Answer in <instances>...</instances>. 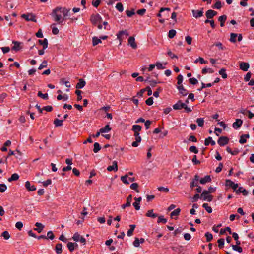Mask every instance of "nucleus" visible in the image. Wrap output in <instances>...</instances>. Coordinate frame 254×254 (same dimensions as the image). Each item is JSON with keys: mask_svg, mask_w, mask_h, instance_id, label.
<instances>
[{"mask_svg": "<svg viewBox=\"0 0 254 254\" xmlns=\"http://www.w3.org/2000/svg\"><path fill=\"white\" fill-rule=\"evenodd\" d=\"M62 8L56 7L53 10L51 15L54 18L55 21L58 22L59 24L62 23L64 19L63 18L62 20Z\"/></svg>", "mask_w": 254, "mask_h": 254, "instance_id": "nucleus-1", "label": "nucleus"}, {"mask_svg": "<svg viewBox=\"0 0 254 254\" xmlns=\"http://www.w3.org/2000/svg\"><path fill=\"white\" fill-rule=\"evenodd\" d=\"M213 195L209 194L208 193L207 190H204L201 194V198L203 199L204 200L207 201L208 202H211L213 200Z\"/></svg>", "mask_w": 254, "mask_h": 254, "instance_id": "nucleus-2", "label": "nucleus"}, {"mask_svg": "<svg viewBox=\"0 0 254 254\" xmlns=\"http://www.w3.org/2000/svg\"><path fill=\"white\" fill-rule=\"evenodd\" d=\"M90 20L93 24L96 25L98 23H100L101 22L102 18L98 14L96 15L93 14L91 15Z\"/></svg>", "mask_w": 254, "mask_h": 254, "instance_id": "nucleus-3", "label": "nucleus"}, {"mask_svg": "<svg viewBox=\"0 0 254 254\" xmlns=\"http://www.w3.org/2000/svg\"><path fill=\"white\" fill-rule=\"evenodd\" d=\"M229 139L226 136H221L218 139L217 142L221 146H224L229 143Z\"/></svg>", "mask_w": 254, "mask_h": 254, "instance_id": "nucleus-4", "label": "nucleus"}, {"mask_svg": "<svg viewBox=\"0 0 254 254\" xmlns=\"http://www.w3.org/2000/svg\"><path fill=\"white\" fill-rule=\"evenodd\" d=\"M21 17L23 18L25 20L27 21H33L34 22H36V19H35V16L31 14H22Z\"/></svg>", "mask_w": 254, "mask_h": 254, "instance_id": "nucleus-5", "label": "nucleus"}, {"mask_svg": "<svg viewBox=\"0 0 254 254\" xmlns=\"http://www.w3.org/2000/svg\"><path fill=\"white\" fill-rule=\"evenodd\" d=\"M217 14V12L213 10L209 9L206 12L205 15L207 19H212Z\"/></svg>", "mask_w": 254, "mask_h": 254, "instance_id": "nucleus-6", "label": "nucleus"}, {"mask_svg": "<svg viewBox=\"0 0 254 254\" xmlns=\"http://www.w3.org/2000/svg\"><path fill=\"white\" fill-rule=\"evenodd\" d=\"M12 44H14L13 46L11 48V50L15 51H19L22 48L20 46V45L22 44V43L16 41H13Z\"/></svg>", "mask_w": 254, "mask_h": 254, "instance_id": "nucleus-7", "label": "nucleus"}, {"mask_svg": "<svg viewBox=\"0 0 254 254\" xmlns=\"http://www.w3.org/2000/svg\"><path fill=\"white\" fill-rule=\"evenodd\" d=\"M128 44L129 45L132 49H135L137 48V44L135 42V38L134 37L130 36L128 39Z\"/></svg>", "mask_w": 254, "mask_h": 254, "instance_id": "nucleus-8", "label": "nucleus"}, {"mask_svg": "<svg viewBox=\"0 0 254 254\" xmlns=\"http://www.w3.org/2000/svg\"><path fill=\"white\" fill-rule=\"evenodd\" d=\"M107 169L108 171H110V172L112 171H114L115 172L117 171L118 170L117 161H114L113 162V165L109 166L107 167Z\"/></svg>", "mask_w": 254, "mask_h": 254, "instance_id": "nucleus-9", "label": "nucleus"}, {"mask_svg": "<svg viewBox=\"0 0 254 254\" xmlns=\"http://www.w3.org/2000/svg\"><path fill=\"white\" fill-rule=\"evenodd\" d=\"M25 187L28 191H33L36 190L34 185H31L29 181H26L25 184Z\"/></svg>", "mask_w": 254, "mask_h": 254, "instance_id": "nucleus-10", "label": "nucleus"}, {"mask_svg": "<svg viewBox=\"0 0 254 254\" xmlns=\"http://www.w3.org/2000/svg\"><path fill=\"white\" fill-rule=\"evenodd\" d=\"M226 185L231 187L235 191L236 190L238 187V184H235L230 180H226Z\"/></svg>", "mask_w": 254, "mask_h": 254, "instance_id": "nucleus-11", "label": "nucleus"}, {"mask_svg": "<svg viewBox=\"0 0 254 254\" xmlns=\"http://www.w3.org/2000/svg\"><path fill=\"white\" fill-rule=\"evenodd\" d=\"M131 201H132V195L131 194H130L127 196V202H126V204H124L122 205V208L123 209H125L126 207L130 206Z\"/></svg>", "mask_w": 254, "mask_h": 254, "instance_id": "nucleus-12", "label": "nucleus"}, {"mask_svg": "<svg viewBox=\"0 0 254 254\" xmlns=\"http://www.w3.org/2000/svg\"><path fill=\"white\" fill-rule=\"evenodd\" d=\"M177 88L179 91V93L182 94V96H186L188 94V91L184 88L183 85H181L177 87Z\"/></svg>", "mask_w": 254, "mask_h": 254, "instance_id": "nucleus-13", "label": "nucleus"}, {"mask_svg": "<svg viewBox=\"0 0 254 254\" xmlns=\"http://www.w3.org/2000/svg\"><path fill=\"white\" fill-rule=\"evenodd\" d=\"M193 16L196 18H199L203 16V11L202 10H192Z\"/></svg>", "mask_w": 254, "mask_h": 254, "instance_id": "nucleus-14", "label": "nucleus"}, {"mask_svg": "<svg viewBox=\"0 0 254 254\" xmlns=\"http://www.w3.org/2000/svg\"><path fill=\"white\" fill-rule=\"evenodd\" d=\"M243 124V120L241 119H237L236 121L233 124V127L235 129L239 128Z\"/></svg>", "mask_w": 254, "mask_h": 254, "instance_id": "nucleus-15", "label": "nucleus"}, {"mask_svg": "<svg viewBox=\"0 0 254 254\" xmlns=\"http://www.w3.org/2000/svg\"><path fill=\"white\" fill-rule=\"evenodd\" d=\"M153 209H150L147 211L145 214V216L147 217H151L152 218H155L158 217V214L153 213Z\"/></svg>", "mask_w": 254, "mask_h": 254, "instance_id": "nucleus-16", "label": "nucleus"}, {"mask_svg": "<svg viewBox=\"0 0 254 254\" xmlns=\"http://www.w3.org/2000/svg\"><path fill=\"white\" fill-rule=\"evenodd\" d=\"M249 68V64L248 63L241 62L240 64V68L244 71H247Z\"/></svg>", "mask_w": 254, "mask_h": 254, "instance_id": "nucleus-17", "label": "nucleus"}, {"mask_svg": "<svg viewBox=\"0 0 254 254\" xmlns=\"http://www.w3.org/2000/svg\"><path fill=\"white\" fill-rule=\"evenodd\" d=\"M211 178L210 175H206L204 178H201L199 182L201 184H205L206 183L210 182Z\"/></svg>", "mask_w": 254, "mask_h": 254, "instance_id": "nucleus-18", "label": "nucleus"}, {"mask_svg": "<svg viewBox=\"0 0 254 254\" xmlns=\"http://www.w3.org/2000/svg\"><path fill=\"white\" fill-rule=\"evenodd\" d=\"M39 44L42 45L43 49H46L48 47V42L46 38L43 40H38Z\"/></svg>", "mask_w": 254, "mask_h": 254, "instance_id": "nucleus-19", "label": "nucleus"}, {"mask_svg": "<svg viewBox=\"0 0 254 254\" xmlns=\"http://www.w3.org/2000/svg\"><path fill=\"white\" fill-rule=\"evenodd\" d=\"M235 191L237 194H240L242 193L244 196H246L248 194V191L246 190L243 189V187H240L238 189H237Z\"/></svg>", "mask_w": 254, "mask_h": 254, "instance_id": "nucleus-20", "label": "nucleus"}, {"mask_svg": "<svg viewBox=\"0 0 254 254\" xmlns=\"http://www.w3.org/2000/svg\"><path fill=\"white\" fill-rule=\"evenodd\" d=\"M35 226L37 227V228H34V230L37 231L38 233H41L44 227V226L42 224L39 222H36Z\"/></svg>", "mask_w": 254, "mask_h": 254, "instance_id": "nucleus-21", "label": "nucleus"}, {"mask_svg": "<svg viewBox=\"0 0 254 254\" xmlns=\"http://www.w3.org/2000/svg\"><path fill=\"white\" fill-rule=\"evenodd\" d=\"M135 141L132 143V146L134 147H136L138 146L139 143L141 141V137L139 136H135Z\"/></svg>", "mask_w": 254, "mask_h": 254, "instance_id": "nucleus-22", "label": "nucleus"}, {"mask_svg": "<svg viewBox=\"0 0 254 254\" xmlns=\"http://www.w3.org/2000/svg\"><path fill=\"white\" fill-rule=\"evenodd\" d=\"M85 81L83 79H80L79 82L76 85V88L77 89H81L85 85Z\"/></svg>", "mask_w": 254, "mask_h": 254, "instance_id": "nucleus-23", "label": "nucleus"}, {"mask_svg": "<svg viewBox=\"0 0 254 254\" xmlns=\"http://www.w3.org/2000/svg\"><path fill=\"white\" fill-rule=\"evenodd\" d=\"M227 19V16L226 15H223L220 16L218 18V21L220 22V26L223 27L224 23Z\"/></svg>", "mask_w": 254, "mask_h": 254, "instance_id": "nucleus-24", "label": "nucleus"}, {"mask_svg": "<svg viewBox=\"0 0 254 254\" xmlns=\"http://www.w3.org/2000/svg\"><path fill=\"white\" fill-rule=\"evenodd\" d=\"M171 10V9L170 8H164V7H162L160 8L159 11V13L157 14V16L158 17H161V13L164 11H167L168 12H167V16H169V12H170Z\"/></svg>", "mask_w": 254, "mask_h": 254, "instance_id": "nucleus-25", "label": "nucleus"}, {"mask_svg": "<svg viewBox=\"0 0 254 254\" xmlns=\"http://www.w3.org/2000/svg\"><path fill=\"white\" fill-rule=\"evenodd\" d=\"M55 251L57 254H61L62 252V245L61 243H58L55 246Z\"/></svg>", "mask_w": 254, "mask_h": 254, "instance_id": "nucleus-26", "label": "nucleus"}, {"mask_svg": "<svg viewBox=\"0 0 254 254\" xmlns=\"http://www.w3.org/2000/svg\"><path fill=\"white\" fill-rule=\"evenodd\" d=\"M111 130V128L110 127L109 125H107L105 126V127L103 128H101L100 130V132L103 133H106L108 132Z\"/></svg>", "mask_w": 254, "mask_h": 254, "instance_id": "nucleus-27", "label": "nucleus"}, {"mask_svg": "<svg viewBox=\"0 0 254 254\" xmlns=\"http://www.w3.org/2000/svg\"><path fill=\"white\" fill-rule=\"evenodd\" d=\"M135 227H136L135 225H134V224L129 225L130 229L127 231V235L128 236H131L132 235L133 232Z\"/></svg>", "mask_w": 254, "mask_h": 254, "instance_id": "nucleus-28", "label": "nucleus"}, {"mask_svg": "<svg viewBox=\"0 0 254 254\" xmlns=\"http://www.w3.org/2000/svg\"><path fill=\"white\" fill-rule=\"evenodd\" d=\"M19 175L17 173H14L11 175V177L8 179V181L9 182L16 181L19 179Z\"/></svg>", "mask_w": 254, "mask_h": 254, "instance_id": "nucleus-29", "label": "nucleus"}, {"mask_svg": "<svg viewBox=\"0 0 254 254\" xmlns=\"http://www.w3.org/2000/svg\"><path fill=\"white\" fill-rule=\"evenodd\" d=\"M93 45L94 46L98 45L99 43H102L101 39L98 38L97 37H94L92 39Z\"/></svg>", "mask_w": 254, "mask_h": 254, "instance_id": "nucleus-30", "label": "nucleus"}, {"mask_svg": "<svg viewBox=\"0 0 254 254\" xmlns=\"http://www.w3.org/2000/svg\"><path fill=\"white\" fill-rule=\"evenodd\" d=\"M219 73L222 76V77L224 79L227 78V74L226 73V69L224 68L221 69L219 71Z\"/></svg>", "mask_w": 254, "mask_h": 254, "instance_id": "nucleus-31", "label": "nucleus"}, {"mask_svg": "<svg viewBox=\"0 0 254 254\" xmlns=\"http://www.w3.org/2000/svg\"><path fill=\"white\" fill-rule=\"evenodd\" d=\"M126 35L127 36L128 35V33L126 30L125 31H120L119 33L117 34V38L120 41L122 40L121 36L123 35Z\"/></svg>", "mask_w": 254, "mask_h": 254, "instance_id": "nucleus-32", "label": "nucleus"}, {"mask_svg": "<svg viewBox=\"0 0 254 254\" xmlns=\"http://www.w3.org/2000/svg\"><path fill=\"white\" fill-rule=\"evenodd\" d=\"M101 147L99 143L96 142L94 144V149L93 151L94 153H97L99 150H100Z\"/></svg>", "mask_w": 254, "mask_h": 254, "instance_id": "nucleus-33", "label": "nucleus"}, {"mask_svg": "<svg viewBox=\"0 0 254 254\" xmlns=\"http://www.w3.org/2000/svg\"><path fill=\"white\" fill-rule=\"evenodd\" d=\"M63 120L56 119L54 121V124L56 127L62 126L63 125Z\"/></svg>", "mask_w": 254, "mask_h": 254, "instance_id": "nucleus-34", "label": "nucleus"}, {"mask_svg": "<svg viewBox=\"0 0 254 254\" xmlns=\"http://www.w3.org/2000/svg\"><path fill=\"white\" fill-rule=\"evenodd\" d=\"M213 8L220 9L222 7L221 2L218 0L212 6Z\"/></svg>", "mask_w": 254, "mask_h": 254, "instance_id": "nucleus-35", "label": "nucleus"}, {"mask_svg": "<svg viewBox=\"0 0 254 254\" xmlns=\"http://www.w3.org/2000/svg\"><path fill=\"white\" fill-rule=\"evenodd\" d=\"M167 219L164 218V216L162 215L158 216L157 223H162L163 224H165L167 222Z\"/></svg>", "mask_w": 254, "mask_h": 254, "instance_id": "nucleus-36", "label": "nucleus"}, {"mask_svg": "<svg viewBox=\"0 0 254 254\" xmlns=\"http://www.w3.org/2000/svg\"><path fill=\"white\" fill-rule=\"evenodd\" d=\"M181 209L180 208H177L172 211L170 214L171 217L173 218V216H177L179 215Z\"/></svg>", "mask_w": 254, "mask_h": 254, "instance_id": "nucleus-37", "label": "nucleus"}, {"mask_svg": "<svg viewBox=\"0 0 254 254\" xmlns=\"http://www.w3.org/2000/svg\"><path fill=\"white\" fill-rule=\"evenodd\" d=\"M181 101L179 100L173 106V108L174 110H180L182 109Z\"/></svg>", "mask_w": 254, "mask_h": 254, "instance_id": "nucleus-38", "label": "nucleus"}, {"mask_svg": "<svg viewBox=\"0 0 254 254\" xmlns=\"http://www.w3.org/2000/svg\"><path fill=\"white\" fill-rule=\"evenodd\" d=\"M238 34L234 33H232L230 34V41L231 42L235 43L236 42V37H237Z\"/></svg>", "mask_w": 254, "mask_h": 254, "instance_id": "nucleus-39", "label": "nucleus"}, {"mask_svg": "<svg viewBox=\"0 0 254 254\" xmlns=\"http://www.w3.org/2000/svg\"><path fill=\"white\" fill-rule=\"evenodd\" d=\"M199 62H200V63L201 64H207L208 63V61L204 60V59L203 58H202V57H199L198 58L196 59L195 60L194 63H197Z\"/></svg>", "mask_w": 254, "mask_h": 254, "instance_id": "nucleus-40", "label": "nucleus"}, {"mask_svg": "<svg viewBox=\"0 0 254 254\" xmlns=\"http://www.w3.org/2000/svg\"><path fill=\"white\" fill-rule=\"evenodd\" d=\"M226 231L229 232V234L232 233L231 229L229 227H227L225 229H221L220 230V234L223 235Z\"/></svg>", "mask_w": 254, "mask_h": 254, "instance_id": "nucleus-41", "label": "nucleus"}, {"mask_svg": "<svg viewBox=\"0 0 254 254\" xmlns=\"http://www.w3.org/2000/svg\"><path fill=\"white\" fill-rule=\"evenodd\" d=\"M37 96L39 97L42 98L43 99H48V95L47 93L43 94L41 91H38Z\"/></svg>", "mask_w": 254, "mask_h": 254, "instance_id": "nucleus-42", "label": "nucleus"}, {"mask_svg": "<svg viewBox=\"0 0 254 254\" xmlns=\"http://www.w3.org/2000/svg\"><path fill=\"white\" fill-rule=\"evenodd\" d=\"M176 31L174 29H172V30H169V32H168V36L169 38L172 39L174 37V36L176 35Z\"/></svg>", "mask_w": 254, "mask_h": 254, "instance_id": "nucleus-43", "label": "nucleus"}, {"mask_svg": "<svg viewBox=\"0 0 254 254\" xmlns=\"http://www.w3.org/2000/svg\"><path fill=\"white\" fill-rule=\"evenodd\" d=\"M202 207H204L209 213H210L212 212V209L211 207L209 206L208 203H204L202 205Z\"/></svg>", "mask_w": 254, "mask_h": 254, "instance_id": "nucleus-44", "label": "nucleus"}, {"mask_svg": "<svg viewBox=\"0 0 254 254\" xmlns=\"http://www.w3.org/2000/svg\"><path fill=\"white\" fill-rule=\"evenodd\" d=\"M232 249L234 251H238L239 253H242L243 251V249L242 248V247H241L238 245H232Z\"/></svg>", "mask_w": 254, "mask_h": 254, "instance_id": "nucleus-45", "label": "nucleus"}, {"mask_svg": "<svg viewBox=\"0 0 254 254\" xmlns=\"http://www.w3.org/2000/svg\"><path fill=\"white\" fill-rule=\"evenodd\" d=\"M205 236L206 237L207 242H210L213 239L212 234L209 232H206Z\"/></svg>", "mask_w": 254, "mask_h": 254, "instance_id": "nucleus-46", "label": "nucleus"}, {"mask_svg": "<svg viewBox=\"0 0 254 254\" xmlns=\"http://www.w3.org/2000/svg\"><path fill=\"white\" fill-rule=\"evenodd\" d=\"M127 178H128V175H126L125 176H122L121 177V180L124 183H125L126 184H129V182L128 180H127Z\"/></svg>", "mask_w": 254, "mask_h": 254, "instance_id": "nucleus-47", "label": "nucleus"}, {"mask_svg": "<svg viewBox=\"0 0 254 254\" xmlns=\"http://www.w3.org/2000/svg\"><path fill=\"white\" fill-rule=\"evenodd\" d=\"M141 128H142V127L140 125H134L132 126V130L133 131H136L139 132L140 131H141Z\"/></svg>", "mask_w": 254, "mask_h": 254, "instance_id": "nucleus-48", "label": "nucleus"}, {"mask_svg": "<svg viewBox=\"0 0 254 254\" xmlns=\"http://www.w3.org/2000/svg\"><path fill=\"white\" fill-rule=\"evenodd\" d=\"M138 187V184L134 183L131 184L130 187L131 189L135 190L137 192H139V190L137 189Z\"/></svg>", "mask_w": 254, "mask_h": 254, "instance_id": "nucleus-49", "label": "nucleus"}, {"mask_svg": "<svg viewBox=\"0 0 254 254\" xmlns=\"http://www.w3.org/2000/svg\"><path fill=\"white\" fill-rule=\"evenodd\" d=\"M116 8L120 12H122L124 10L123 6L122 3L119 2L116 5Z\"/></svg>", "mask_w": 254, "mask_h": 254, "instance_id": "nucleus-50", "label": "nucleus"}, {"mask_svg": "<svg viewBox=\"0 0 254 254\" xmlns=\"http://www.w3.org/2000/svg\"><path fill=\"white\" fill-rule=\"evenodd\" d=\"M196 122L199 127H203L204 125V119L203 118H197L196 119Z\"/></svg>", "mask_w": 254, "mask_h": 254, "instance_id": "nucleus-51", "label": "nucleus"}, {"mask_svg": "<svg viewBox=\"0 0 254 254\" xmlns=\"http://www.w3.org/2000/svg\"><path fill=\"white\" fill-rule=\"evenodd\" d=\"M218 247L221 249L223 248L224 245V239L223 238H220L218 240Z\"/></svg>", "mask_w": 254, "mask_h": 254, "instance_id": "nucleus-52", "label": "nucleus"}, {"mask_svg": "<svg viewBox=\"0 0 254 254\" xmlns=\"http://www.w3.org/2000/svg\"><path fill=\"white\" fill-rule=\"evenodd\" d=\"M189 151L193 152L195 154H197L198 152V150L195 146H191L189 148Z\"/></svg>", "mask_w": 254, "mask_h": 254, "instance_id": "nucleus-53", "label": "nucleus"}, {"mask_svg": "<svg viewBox=\"0 0 254 254\" xmlns=\"http://www.w3.org/2000/svg\"><path fill=\"white\" fill-rule=\"evenodd\" d=\"M81 237V236L77 232H76L74 234L72 239L74 241L77 242L79 241V239Z\"/></svg>", "mask_w": 254, "mask_h": 254, "instance_id": "nucleus-54", "label": "nucleus"}, {"mask_svg": "<svg viewBox=\"0 0 254 254\" xmlns=\"http://www.w3.org/2000/svg\"><path fill=\"white\" fill-rule=\"evenodd\" d=\"M47 66V62L46 60H44L43 61L42 64L40 65V66L38 67L39 70H41L44 67H46Z\"/></svg>", "mask_w": 254, "mask_h": 254, "instance_id": "nucleus-55", "label": "nucleus"}, {"mask_svg": "<svg viewBox=\"0 0 254 254\" xmlns=\"http://www.w3.org/2000/svg\"><path fill=\"white\" fill-rule=\"evenodd\" d=\"M55 24H53L51 25V28L52 29V33L54 35H57L59 33V30L57 27H53Z\"/></svg>", "mask_w": 254, "mask_h": 254, "instance_id": "nucleus-56", "label": "nucleus"}, {"mask_svg": "<svg viewBox=\"0 0 254 254\" xmlns=\"http://www.w3.org/2000/svg\"><path fill=\"white\" fill-rule=\"evenodd\" d=\"M67 247L70 252H72L74 250V244L72 242H68L67 244Z\"/></svg>", "mask_w": 254, "mask_h": 254, "instance_id": "nucleus-57", "label": "nucleus"}, {"mask_svg": "<svg viewBox=\"0 0 254 254\" xmlns=\"http://www.w3.org/2000/svg\"><path fill=\"white\" fill-rule=\"evenodd\" d=\"M183 77L181 74H179L177 76V84L179 86L182 85L183 82Z\"/></svg>", "mask_w": 254, "mask_h": 254, "instance_id": "nucleus-58", "label": "nucleus"}, {"mask_svg": "<svg viewBox=\"0 0 254 254\" xmlns=\"http://www.w3.org/2000/svg\"><path fill=\"white\" fill-rule=\"evenodd\" d=\"M81 93H82V91L81 90H76V91H75V93L77 94V101H81L82 98V97L81 96Z\"/></svg>", "mask_w": 254, "mask_h": 254, "instance_id": "nucleus-59", "label": "nucleus"}, {"mask_svg": "<svg viewBox=\"0 0 254 254\" xmlns=\"http://www.w3.org/2000/svg\"><path fill=\"white\" fill-rule=\"evenodd\" d=\"M1 236L4 237L5 240H7L10 238V235L8 231H5L1 234Z\"/></svg>", "mask_w": 254, "mask_h": 254, "instance_id": "nucleus-60", "label": "nucleus"}, {"mask_svg": "<svg viewBox=\"0 0 254 254\" xmlns=\"http://www.w3.org/2000/svg\"><path fill=\"white\" fill-rule=\"evenodd\" d=\"M7 189V186L4 184H0V192H4Z\"/></svg>", "mask_w": 254, "mask_h": 254, "instance_id": "nucleus-61", "label": "nucleus"}, {"mask_svg": "<svg viewBox=\"0 0 254 254\" xmlns=\"http://www.w3.org/2000/svg\"><path fill=\"white\" fill-rule=\"evenodd\" d=\"M189 82L192 85H196L198 83L197 80L195 78H190L189 79Z\"/></svg>", "mask_w": 254, "mask_h": 254, "instance_id": "nucleus-62", "label": "nucleus"}, {"mask_svg": "<svg viewBox=\"0 0 254 254\" xmlns=\"http://www.w3.org/2000/svg\"><path fill=\"white\" fill-rule=\"evenodd\" d=\"M126 14L128 17H131L132 15H133L135 14L134 9H132L131 10H127Z\"/></svg>", "mask_w": 254, "mask_h": 254, "instance_id": "nucleus-63", "label": "nucleus"}, {"mask_svg": "<svg viewBox=\"0 0 254 254\" xmlns=\"http://www.w3.org/2000/svg\"><path fill=\"white\" fill-rule=\"evenodd\" d=\"M145 103L147 105H152L153 103V97H149L148 98L146 101H145Z\"/></svg>", "mask_w": 254, "mask_h": 254, "instance_id": "nucleus-64", "label": "nucleus"}]
</instances>
